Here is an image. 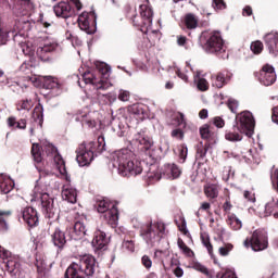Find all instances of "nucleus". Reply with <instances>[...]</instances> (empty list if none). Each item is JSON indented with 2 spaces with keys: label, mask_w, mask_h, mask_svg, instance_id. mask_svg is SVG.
<instances>
[{
  "label": "nucleus",
  "mask_w": 278,
  "mask_h": 278,
  "mask_svg": "<svg viewBox=\"0 0 278 278\" xmlns=\"http://www.w3.org/2000/svg\"><path fill=\"white\" fill-rule=\"evenodd\" d=\"M78 27L86 34H94L97 29V13L94 11L83 12L77 20Z\"/></svg>",
  "instance_id": "9b49d317"
},
{
  "label": "nucleus",
  "mask_w": 278,
  "mask_h": 278,
  "mask_svg": "<svg viewBox=\"0 0 278 278\" xmlns=\"http://www.w3.org/2000/svg\"><path fill=\"white\" fill-rule=\"evenodd\" d=\"M14 190V180L4 174H0V192L1 194H10Z\"/></svg>",
  "instance_id": "bb28decb"
},
{
  "label": "nucleus",
  "mask_w": 278,
  "mask_h": 278,
  "mask_svg": "<svg viewBox=\"0 0 278 278\" xmlns=\"http://www.w3.org/2000/svg\"><path fill=\"white\" fill-rule=\"evenodd\" d=\"M40 203L41 212H43L45 217L48 218L50 224L60 218V211L55 207L54 200L49 195V193H41Z\"/></svg>",
  "instance_id": "1a4fd4ad"
},
{
  "label": "nucleus",
  "mask_w": 278,
  "mask_h": 278,
  "mask_svg": "<svg viewBox=\"0 0 278 278\" xmlns=\"http://www.w3.org/2000/svg\"><path fill=\"white\" fill-rule=\"evenodd\" d=\"M172 138H177V140H184V130L176 128L170 134Z\"/></svg>",
  "instance_id": "680f3d73"
},
{
  "label": "nucleus",
  "mask_w": 278,
  "mask_h": 278,
  "mask_svg": "<svg viewBox=\"0 0 278 278\" xmlns=\"http://www.w3.org/2000/svg\"><path fill=\"white\" fill-rule=\"evenodd\" d=\"M20 218H23L28 227H38V211L31 206L24 207L20 213Z\"/></svg>",
  "instance_id": "dca6fc26"
},
{
  "label": "nucleus",
  "mask_w": 278,
  "mask_h": 278,
  "mask_svg": "<svg viewBox=\"0 0 278 278\" xmlns=\"http://www.w3.org/2000/svg\"><path fill=\"white\" fill-rule=\"evenodd\" d=\"M10 33L3 28H0V46L5 45L8 42V38L10 37Z\"/></svg>",
  "instance_id": "bf43d9fd"
},
{
  "label": "nucleus",
  "mask_w": 278,
  "mask_h": 278,
  "mask_svg": "<svg viewBox=\"0 0 278 278\" xmlns=\"http://www.w3.org/2000/svg\"><path fill=\"white\" fill-rule=\"evenodd\" d=\"M8 217H0V233L3 231H8Z\"/></svg>",
  "instance_id": "69168bd1"
},
{
  "label": "nucleus",
  "mask_w": 278,
  "mask_h": 278,
  "mask_svg": "<svg viewBox=\"0 0 278 278\" xmlns=\"http://www.w3.org/2000/svg\"><path fill=\"white\" fill-rule=\"evenodd\" d=\"M227 108L232 112V114H238L239 103L236 99H228Z\"/></svg>",
  "instance_id": "3c124183"
},
{
  "label": "nucleus",
  "mask_w": 278,
  "mask_h": 278,
  "mask_svg": "<svg viewBox=\"0 0 278 278\" xmlns=\"http://www.w3.org/2000/svg\"><path fill=\"white\" fill-rule=\"evenodd\" d=\"M226 223L232 231H240L242 229V220H240L233 213L227 215Z\"/></svg>",
  "instance_id": "7c9ffc66"
},
{
  "label": "nucleus",
  "mask_w": 278,
  "mask_h": 278,
  "mask_svg": "<svg viewBox=\"0 0 278 278\" xmlns=\"http://www.w3.org/2000/svg\"><path fill=\"white\" fill-rule=\"evenodd\" d=\"M33 119L40 128H42L45 123V109L42 108V104L38 103L33 110Z\"/></svg>",
  "instance_id": "2f4dec72"
},
{
  "label": "nucleus",
  "mask_w": 278,
  "mask_h": 278,
  "mask_svg": "<svg viewBox=\"0 0 278 278\" xmlns=\"http://www.w3.org/2000/svg\"><path fill=\"white\" fill-rule=\"evenodd\" d=\"M50 242L56 249V255H62L66 249L68 241L66 240V232L60 227L49 228Z\"/></svg>",
  "instance_id": "9d476101"
},
{
  "label": "nucleus",
  "mask_w": 278,
  "mask_h": 278,
  "mask_svg": "<svg viewBox=\"0 0 278 278\" xmlns=\"http://www.w3.org/2000/svg\"><path fill=\"white\" fill-rule=\"evenodd\" d=\"M130 115L132 118H136V121H144V109L140 104H134L129 109Z\"/></svg>",
  "instance_id": "58836bf2"
},
{
  "label": "nucleus",
  "mask_w": 278,
  "mask_h": 278,
  "mask_svg": "<svg viewBox=\"0 0 278 278\" xmlns=\"http://www.w3.org/2000/svg\"><path fill=\"white\" fill-rule=\"evenodd\" d=\"M94 147L96 143L91 141L87 146H80L76 150V160L79 166H88L94 160Z\"/></svg>",
  "instance_id": "ddd939ff"
},
{
  "label": "nucleus",
  "mask_w": 278,
  "mask_h": 278,
  "mask_svg": "<svg viewBox=\"0 0 278 278\" xmlns=\"http://www.w3.org/2000/svg\"><path fill=\"white\" fill-rule=\"evenodd\" d=\"M250 49L254 55H260L262 54V51H264V43L261 40L252 41Z\"/></svg>",
  "instance_id": "c03bdc74"
},
{
  "label": "nucleus",
  "mask_w": 278,
  "mask_h": 278,
  "mask_svg": "<svg viewBox=\"0 0 278 278\" xmlns=\"http://www.w3.org/2000/svg\"><path fill=\"white\" fill-rule=\"evenodd\" d=\"M130 97H131V93H129V91L121 89L117 99L119 101L125 102V101H129Z\"/></svg>",
  "instance_id": "4d7b16f0"
},
{
  "label": "nucleus",
  "mask_w": 278,
  "mask_h": 278,
  "mask_svg": "<svg viewBox=\"0 0 278 278\" xmlns=\"http://www.w3.org/2000/svg\"><path fill=\"white\" fill-rule=\"evenodd\" d=\"M42 148L43 152L48 157H53L54 164H56L59 173H61V175H66V162H64V159L62 157L60 152H58V148L49 142H45L42 144Z\"/></svg>",
  "instance_id": "f8f14e48"
},
{
  "label": "nucleus",
  "mask_w": 278,
  "mask_h": 278,
  "mask_svg": "<svg viewBox=\"0 0 278 278\" xmlns=\"http://www.w3.org/2000/svg\"><path fill=\"white\" fill-rule=\"evenodd\" d=\"M114 166L117 165V170L122 177H136L142 173L140 162H134V152L129 149L115 151L113 154Z\"/></svg>",
  "instance_id": "f257e3e1"
},
{
  "label": "nucleus",
  "mask_w": 278,
  "mask_h": 278,
  "mask_svg": "<svg viewBox=\"0 0 278 278\" xmlns=\"http://www.w3.org/2000/svg\"><path fill=\"white\" fill-rule=\"evenodd\" d=\"M58 49L56 43L45 42L42 46L37 48V58L41 60V62H49L51 60V53Z\"/></svg>",
  "instance_id": "6ab92c4d"
},
{
  "label": "nucleus",
  "mask_w": 278,
  "mask_h": 278,
  "mask_svg": "<svg viewBox=\"0 0 278 278\" xmlns=\"http://www.w3.org/2000/svg\"><path fill=\"white\" fill-rule=\"evenodd\" d=\"M200 42L202 49L206 53H211L213 55H220L222 53H225V40L218 30L202 33Z\"/></svg>",
  "instance_id": "7ed1b4c3"
},
{
  "label": "nucleus",
  "mask_w": 278,
  "mask_h": 278,
  "mask_svg": "<svg viewBox=\"0 0 278 278\" xmlns=\"http://www.w3.org/2000/svg\"><path fill=\"white\" fill-rule=\"evenodd\" d=\"M35 88H43L45 90H55L60 88V83L58 78L52 76H31L29 78Z\"/></svg>",
  "instance_id": "2eb2a0df"
},
{
  "label": "nucleus",
  "mask_w": 278,
  "mask_h": 278,
  "mask_svg": "<svg viewBox=\"0 0 278 278\" xmlns=\"http://www.w3.org/2000/svg\"><path fill=\"white\" fill-rule=\"evenodd\" d=\"M81 79L85 84L94 86L97 92H99V90H108V88H112L110 71H87L81 74Z\"/></svg>",
  "instance_id": "20e7f679"
},
{
  "label": "nucleus",
  "mask_w": 278,
  "mask_h": 278,
  "mask_svg": "<svg viewBox=\"0 0 278 278\" xmlns=\"http://www.w3.org/2000/svg\"><path fill=\"white\" fill-rule=\"evenodd\" d=\"M97 151H98V153L105 151V137H103V136L98 137Z\"/></svg>",
  "instance_id": "13d9d810"
},
{
  "label": "nucleus",
  "mask_w": 278,
  "mask_h": 278,
  "mask_svg": "<svg viewBox=\"0 0 278 278\" xmlns=\"http://www.w3.org/2000/svg\"><path fill=\"white\" fill-rule=\"evenodd\" d=\"M97 270V258L90 254L79 256L65 270V278H86L92 277Z\"/></svg>",
  "instance_id": "f03ea898"
},
{
  "label": "nucleus",
  "mask_w": 278,
  "mask_h": 278,
  "mask_svg": "<svg viewBox=\"0 0 278 278\" xmlns=\"http://www.w3.org/2000/svg\"><path fill=\"white\" fill-rule=\"evenodd\" d=\"M34 10V2L31 0H20V5L15 8L16 16H27Z\"/></svg>",
  "instance_id": "a878e982"
},
{
  "label": "nucleus",
  "mask_w": 278,
  "mask_h": 278,
  "mask_svg": "<svg viewBox=\"0 0 278 278\" xmlns=\"http://www.w3.org/2000/svg\"><path fill=\"white\" fill-rule=\"evenodd\" d=\"M42 151L43 148L39 143H33L30 153L36 164H40L42 162Z\"/></svg>",
  "instance_id": "4c0bfd02"
},
{
  "label": "nucleus",
  "mask_w": 278,
  "mask_h": 278,
  "mask_svg": "<svg viewBox=\"0 0 278 278\" xmlns=\"http://www.w3.org/2000/svg\"><path fill=\"white\" fill-rule=\"evenodd\" d=\"M164 231H166V225L163 223L148 222L141 225L140 236L147 242V244H154L155 238H162L164 236Z\"/></svg>",
  "instance_id": "423d86ee"
},
{
  "label": "nucleus",
  "mask_w": 278,
  "mask_h": 278,
  "mask_svg": "<svg viewBox=\"0 0 278 278\" xmlns=\"http://www.w3.org/2000/svg\"><path fill=\"white\" fill-rule=\"evenodd\" d=\"M191 268H193V270H198V273H202V275H205V277H207V278L216 277V275L214 274V270L207 269V267H205V265H203L199 262H193L191 264Z\"/></svg>",
  "instance_id": "f704fd0d"
},
{
  "label": "nucleus",
  "mask_w": 278,
  "mask_h": 278,
  "mask_svg": "<svg viewBox=\"0 0 278 278\" xmlns=\"http://www.w3.org/2000/svg\"><path fill=\"white\" fill-rule=\"evenodd\" d=\"M213 125H215V127L218 129H223V127H225V119H223L220 116H215L213 118Z\"/></svg>",
  "instance_id": "052dcab7"
},
{
  "label": "nucleus",
  "mask_w": 278,
  "mask_h": 278,
  "mask_svg": "<svg viewBox=\"0 0 278 278\" xmlns=\"http://www.w3.org/2000/svg\"><path fill=\"white\" fill-rule=\"evenodd\" d=\"M9 255L7 257H0L3 260L7 266V270L13 275L21 273V261L18 258L12 256V253L8 251Z\"/></svg>",
  "instance_id": "5701e85b"
},
{
  "label": "nucleus",
  "mask_w": 278,
  "mask_h": 278,
  "mask_svg": "<svg viewBox=\"0 0 278 278\" xmlns=\"http://www.w3.org/2000/svg\"><path fill=\"white\" fill-rule=\"evenodd\" d=\"M201 238V242L203 244V247H205L208 255H211V257H214V245H212V242L210 241V235L207 232H202L200 235Z\"/></svg>",
  "instance_id": "ea45409f"
},
{
  "label": "nucleus",
  "mask_w": 278,
  "mask_h": 278,
  "mask_svg": "<svg viewBox=\"0 0 278 278\" xmlns=\"http://www.w3.org/2000/svg\"><path fill=\"white\" fill-rule=\"evenodd\" d=\"M271 121L278 125V106L273 109Z\"/></svg>",
  "instance_id": "774afa93"
},
{
  "label": "nucleus",
  "mask_w": 278,
  "mask_h": 278,
  "mask_svg": "<svg viewBox=\"0 0 278 278\" xmlns=\"http://www.w3.org/2000/svg\"><path fill=\"white\" fill-rule=\"evenodd\" d=\"M218 192L217 185H208L204 187V194L210 201H212V199H218Z\"/></svg>",
  "instance_id": "a19ab883"
},
{
  "label": "nucleus",
  "mask_w": 278,
  "mask_h": 278,
  "mask_svg": "<svg viewBox=\"0 0 278 278\" xmlns=\"http://www.w3.org/2000/svg\"><path fill=\"white\" fill-rule=\"evenodd\" d=\"M243 244L247 249L251 247L252 251H266L268 249V236L260 229L254 230L251 238H247Z\"/></svg>",
  "instance_id": "6e6552de"
},
{
  "label": "nucleus",
  "mask_w": 278,
  "mask_h": 278,
  "mask_svg": "<svg viewBox=\"0 0 278 278\" xmlns=\"http://www.w3.org/2000/svg\"><path fill=\"white\" fill-rule=\"evenodd\" d=\"M61 194L63 201L72 204L77 203V189L64 186Z\"/></svg>",
  "instance_id": "c85d7f7f"
},
{
  "label": "nucleus",
  "mask_w": 278,
  "mask_h": 278,
  "mask_svg": "<svg viewBox=\"0 0 278 278\" xmlns=\"http://www.w3.org/2000/svg\"><path fill=\"white\" fill-rule=\"evenodd\" d=\"M94 66H96V70H98V71H111L112 70V67H110V65H108V63L101 62V61H96Z\"/></svg>",
  "instance_id": "6e6d98bb"
},
{
  "label": "nucleus",
  "mask_w": 278,
  "mask_h": 278,
  "mask_svg": "<svg viewBox=\"0 0 278 278\" xmlns=\"http://www.w3.org/2000/svg\"><path fill=\"white\" fill-rule=\"evenodd\" d=\"M33 108H34V102L31 101V99L20 100L16 103V110L18 112H21V110H26L27 112H29V110H31Z\"/></svg>",
  "instance_id": "79ce46f5"
},
{
  "label": "nucleus",
  "mask_w": 278,
  "mask_h": 278,
  "mask_svg": "<svg viewBox=\"0 0 278 278\" xmlns=\"http://www.w3.org/2000/svg\"><path fill=\"white\" fill-rule=\"evenodd\" d=\"M178 247L187 257H194V252L186 245L181 238H178Z\"/></svg>",
  "instance_id": "49530a36"
},
{
  "label": "nucleus",
  "mask_w": 278,
  "mask_h": 278,
  "mask_svg": "<svg viewBox=\"0 0 278 278\" xmlns=\"http://www.w3.org/2000/svg\"><path fill=\"white\" fill-rule=\"evenodd\" d=\"M178 157L180 161V164H184L188 157V146L186 143H182L178 147Z\"/></svg>",
  "instance_id": "de8ad7c7"
},
{
  "label": "nucleus",
  "mask_w": 278,
  "mask_h": 278,
  "mask_svg": "<svg viewBox=\"0 0 278 278\" xmlns=\"http://www.w3.org/2000/svg\"><path fill=\"white\" fill-rule=\"evenodd\" d=\"M184 23L188 29H197L199 27V17L193 13H188L185 15Z\"/></svg>",
  "instance_id": "e433bc0d"
},
{
  "label": "nucleus",
  "mask_w": 278,
  "mask_h": 278,
  "mask_svg": "<svg viewBox=\"0 0 278 278\" xmlns=\"http://www.w3.org/2000/svg\"><path fill=\"white\" fill-rule=\"evenodd\" d=\"M222 207L225 214H227V216L231 214V210L233 207V204H231V197L227 195L226 201L224 202Z\"/></svg>",
  "instance_id": "603ef678"
},
{
  "label": "nucleus",
  "mask_w": 278,
  "mask_h": 278,
  "mask_svg": "<svg viewBox=\"0 0 278 278\" xmlns=\"http://www.w3.org/2000/svg\"><path fill=\"white\" fill-rule=\"evenodd\" d=\"M94 207L99 214H103V219L111 227H116L118 223V207H116V203L108 200H97Z\"/></svg>",
  "instance_id": "39448f33"
},
{
  "label": "nucleus",
  "mask_w": 278,
  "mask_h": 278,
  "mask_svg": "<svg viewBox=\"0 0 278 278\" xmlns=\"http://www.w3.org/2000/svg\"><path fill=\"white\" fill-rule=\"evenodd\" d=\"M254 76L258 79L263 86H273L277 80L275 71H258L254 73Z\"/></svg>",
  "instance_id": "4be33fe9"
},
{
  "label": "nucleus",
  "mask_w": 278,
  "mask_h": 278,
  "mask_svg": "<svg viewBox=\"0 0 278 278\" xmlns=\"http://www.w3.org/2000/svg\"><path fill=\"white\" fill-rule=\"evenodd\" d=\"M177 45L178 47H186L188 45V37L187 36H177Z\"/></svg>",
  "instance_id": "0e129e2a"
},
{
  "label": "nucleus",
  "mask_w": 278,
  "mask_h": 278,
  "mask_svg": "<svg viewBox=\"0 0 278 278\" xmlns=\"http://www.w3.org/2000/svg\"><path fill=\"white\" fill-rule=\"evenodd\" d=\"M84 218L76 220L74 224V233H76L75 240L84 238V236H88V229L86 228V224L84 223Z\"/></svg>",
  "instance_id": "473e14b6"
},
{
  "label": "nucleus",
  "mask_w": 278,
  "mask_h": 278,
  "mask_svg": "<svg viewBox=\"0 0 278 278\" xmlns=\"http://www.w3.org/2000/svg\"><path fill=\"white\" fill-rule=\"evenodd\" d=\"M53 12L59 18H71L75 14V9L68 1H61L53 7Z\"/></svg>",
  "instance_id": "f3484780"
},
{
  "label": "nucleus",
  "mask_w": 278,
  "mask_h": 278,
  "mask_svg": "<svg viewBox=\"0 0 278 278\" xmlns=\"http://www.w3.org/2000/svg\"><path fill=\"white\" fill-rule=\"evenodd\" d=\"M7 125H8L9 129H12V130H16V129L25 130V129H27V119L21 118L18 121V119H16L15 116H9L7 118Z\"/></svg>",
  "instance_id": "cd10ccee"
},
{
  "label": "nucleus",
  "mask_w": 278,
  "mask_h": 278,
  "mask_svg": "<svg viewBox=\"0 0 278 278\" xmlns=\"http://www.w3.org/2000/svg\"><path fill=\"white\" fill-rule=\"evenodd\" d=\"M92 248L97 251H102L108 249V235L104 231L96 230L93 233V239L91 241Z\"/></svg>",
  "instance_id": "412c9836"
},
{
  "label": "nucleus",
  "mask_w": 278,
  "mask_h": 278,
  "mask_svg": "<svg viewBox=\"0 0 278 278\" xmlns=\"http://www.w3.org/2000/svg\"><path fill=\"white\" fill-rule=\"evenodd\" d=\"M200 136L202 140H210V137L214 136V132H212V127L208 124H204L202 127H200Z\"/></svg>",
  "instance_id": "a18cd8bd"
},
{
  "label": "nucleus",
  "mask_w": 278,
  "mask_h": 278,
  "mask_svg": "<svg viewBox=\"0 0 278 278\" xmlns=\"http://www.w3.org/2000/svg\"><path fill=\"white\" fill-rule=\"evenodd\" d=\"M141 264L144 266V268H151L153 266V262L151 261V257L143 255L141 258Z\"/></svg>",
  "instance_id": "e2e57ef3"
},
{
  "label": "nucleus",
  "mask_w": 278,
  "mask_h": 278,
  "mask_svg": "<svg viewBox=\"0 0 278 278\" xmlns=\"http://www.w3.org/2000/svg\"><path fill=\"white\" fill-rule=\"evenodd\" d=\"M135 142H138L141 151L147 153V151H151V148L153 147V138H151L144 130H140L137 132L134 137Z\"/></svg>",
  "instance_id": "a211bd4d"
},
{
  "label": "nucleus",
  "mask_w": 278,
  "mask_h": 278,
  "mask_svg": "<svg viewBox=\"0 0 278 278\" xmlns=\"http://www.w3.org/2000/svg\"><path fill=\"white\" fill-rule=\"evenodd\" d=\"M242 134L247 132L242 131V128L235 124L231 130H226L225 138L228 140V142H240L243 138Z\"/></svg>",
  "instance_id": "393cba45"
},
{
  "label": "nucleus",
  "mask_w": 278,
  "mask_h": 278,
  "mask_svg": "<svg viewBox=\"0 0 278 278\" xmlns=\"http://www.w3.org/2000/svg\"><path fill=\"white\" fill-rule=\"evenodd\" d=\"M265 45L271 55H278V34L270 33L265 36Z\"/></svg>",
  "instance_id": "b1692460"
},
{
  "label": "nucleus",
  "mask_w": 278,
  "mask_h": 278,
  "mask_svg": "<svg viewBox=\"0 0 278 278\" xmlns=\"http://www.w3.org/2000/svg\"><path fill=\"white\" fill-rule=\"evenodd\" d=\"M231 79V73L229 72H219L215 78L216 88H223Z\"/></svg>",
  "instance_id": "c9c22d12"
},
{
  "label": "nucleus",
  "mask_w": 278,
  "mask_h": 278,
  "mask_svg": "<svg viewBox=\"0 0 278 278\" xmlns=\"http://www.w3.org/2000/svg\"><path fill=\"white\" fill-rule=\"evenodd\" d=\"M208 149H210V143L203 144V142H200L197 146V157L199 160H203V157H205V155H207V150Z\"/></svg>",
  "instance_id": "37998d69"
},
{
  "label": "nucleus",
  "mask_w": 278,
  "mask_h": 278,
  "mask_svg": "<svg viewBox=\"0 0 278 278\" xmlns=\"http://www.w3.org/2000/svg\"><path fill=\"white\" fill-rule=\"evenodd\" d=\"M22 51L24 53V55H28L29 60L25 61L22 65H21V70L22 71H29L31 68H36V66H38V62L36 61V59L33 56L34 55V49L29 48L27 46V43H24L22 46Z\"/></svg>",
  "instance_id": "aec40b11"
},
{
  "label": "nucleus",
  "mask_w": 278,
  "mask_h": 278,
  "mask_svg": "<svg viewBox=\"0 0 278 278\" xmlns=\"http://www.w3.org/2000/svg\"><path fill=\"white\" fill-rule=\"evenodd\" d=\"M164 175L168 177V179H179L181 176V168L177 164H167L164 166Z\"/></svg>",
  "instance_id": "c756f323"
},
{
  "label": "nucleus",
  "mask_w": 278,
  "mask_h": 278,
  "mask_svg": "<svg viewBox=\"0 0 278 278\" xmlns=\"http://www.w3.org/2000/svg\"><path fill=\"white\" fill-rule=\"evenodd\" d=\"M214 10H227V3L225 0H213Z\"/></svg>",
  "instance_id": "5fc2aeb1"
},
{
  "label": "nucleus",
  "mask_w": 278,
  "mask_h": 278,
  "mask_svg": "<svg viewBox=\"0 0 278 278\" xmlns=\"http://www.w3.org/2000/svg\"><path fill=\"white\" fill-rule=\"evenodd\" d=\"M173 121H174L173 125H178V126L184 125V123H186L184 113L178 112V113L174 114Z\"/></svg>",
  "instance_id": "864d4df0"
},
{
  "label": "nucleus",
  "mask_w": 278,
  "mask_h": 278,
  "mask_svg": "<svg viewBox=\"0 0 278 278\" xmlns=\"http://www.w3.org/2000/svg\"><path fill=\"white\" fill-rule=\"evenodd\" d=\"M231 251H233V244L225 243L224 247L219 248V255H222L223 257H227V255H229Z\"/></svg>",
  "instance_id": "8fccbe9b"
},
{
  "label": "nucleus",
  "mask_w": 278,
  "mask_h": 278,
  "mask_svg": "<svg viewBox=\"0 0 278 278\" xmlns=\"http://www.w3.org/2000/svg\"><path fill=\"white\" fill-rule=\"evenodd\" d=\"M194 84L200 92H207V90H210V83L205 78L201 77V72H197V75L194 76Z\"/></svg>",
  "instance_id": "72a5a7b5"
},
{
  "label": "nucleus",
  "mask_w": 278,
  "mask_h": 278,
  "mask_svg": "<svg viewBox=\"0 0 278 278\" xmlns=\"http://www.w3.org/2000/svg\"><path fill=\"white\" fill-rule=\"evenodd\" d=\"M236 125L241 128V131H244L247 136L255 129V118L253 113L249 111H243L236 116Z\"/></svg>",
  "instance_id": "4468645a"
},
{
  "label": "nucleus",
  "mask_w": 278,
  "mask_h": 278,
  "mask_svg": "<svg viewBox=\"0 0 278 278\" xmlns=\"http://www.w3.org/2000/svg\"><path fill=\"white\" fill-rule=\"evenodd\" d=\"M140 16L134 15L131 17L132 25L135 27H141L148 29L153 25V9H151V2L146 0L143 4H140Z\"/></svg>",
  "instance_id": "0eeeda50"
},
{
  "label": "nucleus",
  "mask_w": 278,
  "mask_h": 278,
  "mask_svg": "<svg viewBox=\"0 0 278 278\" xmlns=\"http://www.w3.org/2000/svg\"><path fill=\"white\" fill-rule=\"evenodd\" d=\"M216 277H220V278H238V276H236V274L231 270H228L226 273H224L223 275L217 274Z\"/></svg>",
  "instance_id": "338daca9"
},
{
  "label": "nucleus",
  "mask_w": 278,
  "mask_h": 278,
  "mask_svg": "<svg viewBox=\"0 0 278 278\" xmlns=\"http://www.w3.org/2000/svg\"><path fill=\"white\" fill-rule=\"evenodd\" d=\"M122 247L123 249H125V251H129L130 253H134V251H136V241L131 239L130 240L124 239Z\"/></svg>",
  "instance_id": "09e8293b"
}]
</instances>
